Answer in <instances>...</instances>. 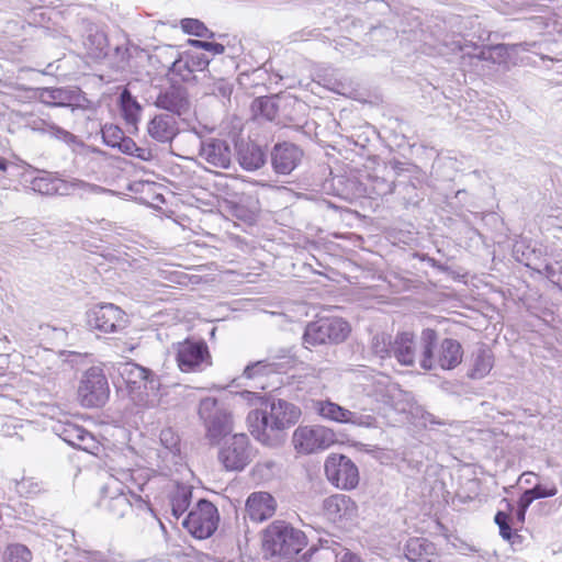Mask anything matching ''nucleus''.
<instances>
[{
    "label": "nucleus",
    "mask_w": 562,
    "mask_h": 562,
    "mask_svg": "<svg viewBox=\"0 0 562 562\" xmlns=\"http://www.w3.org/2000/svg\"><path fill=\"white\" fill-rule=\"evenodd\" d=\"M239 397L249 403H259V408L248 413L247 424L251 435L270 447L282 441V431L295 424L301 415L300 408L281 398L259 396L250 391L240 392Z\"/></svg>",
    "instance_id": "1"
},
{
    "label": "nucleus",
    "mask_w": 562,
    "mask_h": 562,
    "mask_svg": "<svg viewBox=\"0 0 562 562\" xmlns=\"http://www.w3.org/2000/svg\"><path fill=\"white\" fill-rule=\"evenodd\" d=\"M147 481L143 470H122L117 475H109L100 490L99 507L115 519L131 512L151 514L148 499L135 494V488L143 491Z\"/></svg>",
    "instance_id": "2"
},
{
    "label": "nucleus",
    "mask_w": 562,
    "mask_h": 562,
    "mask_svg": "<svg viewBox=\"0 0 562 562\" xmlns=\"http://www.w3.org/2000/svg\"><path fill=\"white\" fill-rule=\"evenodd\" d=\"M463 348L452 338H445L438 344V334L432 328H425L419 337V366L429 371L440 368L452 370L462 362Z\"/></svg>",
    "instance_id": "3"
},
{
    "label": "nucleus",
    "mask_w": 562,
    "mask_h": 562,
    "mask_svg": "<svg viewBox=\"0 0 562 562\" xmlns=\"http://www.w3.org/2000/svg\"><path fill=\"white\" fill-rule=\"evenodd\" d=\"M117 370L137 406L155 407L159 404L160 379L151 370L135 362L121 363Z\"/></svg>",
    "instance_id": "4"
},
{
    "label": "nucleus",
    "mask_w": 562,
    "mask_h": 562,
    "mask_svg": "<svg viewBox=\"0 0 562 562\" xmlns=\"http://www.w3.org/2000/svg\"><path fill=\"white\" fill-rule=\"evenodd\" d=\"M307 543L303 531L283 520H276L263 532L262 546L272 557L290 559Z\"/></svg>",
    "instance_id": "5"
},
{
    "label": "nucleus",
    "mask_w": 562,
    "mask_h": 562,
    "mask_svg": "<svg viewBox=\"0 0 562 562\" xmlns=\"http://www.w3.org/2000/svg\"><path fill=\"white\" fill-rule=\"evenodd\" d=\"M350 333L349 324L340 317H322L306 325L303 345L306 348L342 342Z\"/></svg>",
    "instance_id": "6"
},
{
    "label": "nucleus",
    "mask_w": 562,
    "mask_h": 562,
    "mask_svg": "<svg viewBox=\"0 0 562 562\" xmlns=\"http://www.w3.org/2000/svg\"><path fill=\"white\" fill-rule=\"evenodd\" d=\"M199 415L206 428L211 441L217 442L233 430L231 413L214 397H205L200 402Z\"/></svg>",
    "instance_id": "7"
},
{
    "label": "nucleus",
    "mask_w": 562,
    "mask_h": 562,
    "mask_svg": "<svg viewBox=\"0 0 562 562\" xmlns=\"http://www.w3.org/2000/svg\"><path fill=\"white\" fill-rule=\"evenodd\" d=\"M217 508L206 499H200L182 521L183 527L195 538L206 539L217 529Z\"/></svg>",
    "instance_id": "8"
},
{
    "label": "nucleus",
    "mask_w": 562,
    "mask_h": 562,
    "mask_svg": "<svg viewBox=\"0 0 562 562\" xmlns=\"http://www.w3.org/2000/svg\"><path fill=\"white\" fill-rule=\"evenodd\" d=\"M335 441L334 431L322 425L299 426L292 435L293 447L302 454L325 450Z\"/></svg>",
    "instance_id": "9"
},
{
    "label": "nucleus",
    "mask_w": 562,
    "mask_h": 562,
    "mask_svg": "<svg viewBox=\"0 0 562 562\" xmlns=\"http://www.w3.org/2000/svg\"><path fill=\"white\" fill-rule=\"evenodd\" d=\"M110 390L105 375L100 369L91 368L81 378L78 397L85 407H100L109 398Z\"/></svg>",
    "instance_id": "10"
},
{
    "label": "nucleus",
    "mask_w": 562,
    "mask_h": 562,
    "mask_svg": "<svg viewBox=\"0 0 562 562\" xmlns=\"http://www.w3.org/2000/svg\"><path fill=\"white\" fill-rule=\"evenodd\" d=\"M325 474L328 481L340 490L355 488L359 483L357 465L342 454L334 453L327 457Z\"/></svg>",
    "instance_id": "11"
},
{
    "label": "nucleus",
    "mask_w": 562,
    "mask_h": 562,
    "mask_svg": "<svg viewBox=\"0 0 562 562\" xmlns=\"http://www.w3.org/2000/svg\"><path fill=\"white\" fill-rule=\"evenodd\" d=\"M218 460L228 471H240L251 460L249 439L245 434H235L227 439L218 452Z\"/></svg>",
    "instance_id": "12"
},
{
    "label": "nucleus",
    "mask_w": 562,
    "mask_h": 562,
    "mask_svg": "<svg viewBox=\"0 0 562 562\" xmlns=\"http://www.w3.org/2000/svg\"><path fill=\"white\" fill-rule=\"evenodd\" d=\"M315 409L322 417L337 423L351 424L367 428L376 427V419L373 415L349 411L330 401L316 402Z\"/></svg>",
    "instance_id": "13"
},
{
    "label": "nucleus",
    "mask_w": 562,
    "mask_h": 562,
    "mask_svg": "<svg viewBox=\"0 0 562 562\" xmlns=\"http://www.w3.org/2000/svg\"><path fill=\"white\" fill-rule=\"evenodd\" d=\"M125 313L114 304L95 306L88 313V324L104 334L116 333L126 327Z\"/></svg>",
    "instance_id": "14"
},
{
    "label": "nucleus",
    "mask_w": 562,
    "mask_h": 562,
    "mask_svg": "<svg viewBox=\"0 0 562 562\" xmlns=\"http://www.w3.org/2000/svg\"><path fill=\"white\" fill-rule=\"evenodd\" d=\"M199 158L212 168L227 169L232 164L233 149L226 139L207 137L200 140Z\"/></svg>",
    "instance_id": "15"
},
{
    "label": "nucleus",
    "mask_w": 562,
    "mask_h": 562,
    "mask_svg": "<svg viewBox=\"0 0 562 562\" xmlns=\"http://www.w3.org/2000/svg\"><path fill=\"white\" fill-rule=\"evenodd\" d=\"M207 356V346L204 341H193L188 339L178 344L177 362L182 372L200 370Z\"/></svg>",
    "instance_id": "16"
},
{
    "label": "nucleus",
    "mask_w": 562,
    "mask_h": 562,
    "mask_svg": "<svg viewBox=\"0 0 562 562\" xmlns=\"http://www.w3.org/2000/svg\"><path fill=\"white\" fill-rule=\"evenodd\" d=\"M524 244L517 243L514 246V254L516 256V259L519 262H522L526 267L532 269L537 273L544 276L549 281H551L553 284L559 285L562 282V262L555 261V262H536L532 259V255H535V250H522Z\"/></svg>",
    "instance_id": "17"
},
{
    "label": "nucleus",
    "mask_w": 562,
    "mask_h": 562,
    "mask_svg": "<svg viewBox=\"0 0 562 562\" xmlns=\"http://www.w3.org/2000/svg\"><path fill=\"white\" fill-rule=\"evenodd\" d=\"M303 151L292 143L276 144L271 151V162L274 171L280 175L291 173L300 164Z\"/></svg>",
    "instance_id": "18"
},
{
    "label": "nucleus",
    "mask_w": 562,
    "mask_h": 562,
    "mask_svg": "<svg viewBox=\"0 0 562 562\" xmlns=\"http://www.w3.org/2000/svg\"><path fill=\"white\" fill-rule=\"evenodd\" d=\"M179 131L176 116L168 113L156 114L147 123L149 137L161 144H170L179 134Z\"/></svg>",
    "instance_id": "19"
},
{
    "label": "nucleus",
    "mask_w": 562,
    "mask_h": 562,
    "mask_svg": "<svg viewBox=\"0 0 562 562\" xmlns=\"http://www.w3.org/2000/svg\"><path fill=\"white\" fill-rule=\"evenodd\" d=\"M154 104L159 109L170 112L173 116H182L190 111L187 91L181 87H169L160 91Z\"/></svg>",
    "instance_id": "20"
},
{
    "label": "nucleus",
    "mask_w": 562,
    "mask_h": 562,
    "mask_svg": "<svg viewBox=\"0 0 562 562\" xmlns=\"http://www.w3.org/2000/svg\"><path fill=\"white\" fill-rule=\"evenodd\" d=\"M277 508L276 499L267 492H254L246 501V516L255 521L262 522L273 516Z\"/></svg>",
    "instance_id": "21"
},
{
    "label": "nucleus",
    "mask_w": 562,
    "mask_h": 562,
    "mask_svg": "<svg viewBox=\"0 0 562 562\" xmlns=\"http://www.w3.org/2000/svg\"><path fill=\"white\" fill-rule=\"evenodd\" d=\"M325 515L333 521L351 520L357 514L356 503L345 494H335L324 499Z\"/></svg>",
    "instance_id": "22"
},
{
    "label": "nucleus",
    "mask_w": 562,
    "mask_h": 562,
    "mask_svg": "<svg viewBox=\"0 0 562 562\" xmlns=\"http://www.w3.org/2000/svg\"><path fill=\"white\" fill-rule=\"evenodd\" d=\"M418 348L419 340L416 341L412 333H401L394 339L392 357L403 366H413L417 359Z\"/></svg>",
    "instance_id": "23"
},
{
    "label": "nucleus",
    "mask_w": 562,
    "mask_h": 562,
    "mask_svg": "<svg viewBox=\"0 0 562 562\" xmlns=\"http://www.w3.org/2000/svg\"><path fill=\"white\" fill-rule=\"evenodd\" d=\"M405 557L409 562H439L435 544L425 538H411L405 546Z\"/></svg>",
    "instance_id": "24"
},
{
    "label": "nucleus",
    "mask_w": 562,
    "mask_h": 562,
    "mask_svg": "<svg viewBox=\"0 0 562 562\" xmlns=\"http://www.w3.org/2000/svg\"><path fill=\"white\" fill-rule=\"evenodd\" d=\"M54 194L72 195L78 194L83 198L89 194H100L105 191L104 188L86 182L83 180L71 178L69 180L56 178Z\"/></svg>",
    "instance_id": "25"
},
{
    "label": "nucleus",
    "mask_w": 562,
    "mask_h": 562,
    "mask_svg": "<svg viewBox=\"0 0 562 562\" xmlns=\"http://www.w3.org/2000/svg\"><path fill=\"white\" fill-rule=\"evenodd\" d=\"M266 160L265 151L254 143L241 144L238 148V162L247 171L260 169Z\"/></svg>",
    "instance_id": "26"
},
{
    "label": "nucleus",
    "mask_w": 562,
    "mask_h": 562,
    "mask_svg": "<svg viewBox=\"0 0 562 562\" xmlns=\"http://www.w3.org/2000/svg\"><path fill=\"white\" fill-rule=\"evenodd\" d=\"M85 46L92 58H103L108 55V36L103 31L90 27Z\"/></svg>",
    "instance_id": "27"
},
{
    "label": "nucleus",
    "mask_w": 562,
    "mask_h": 562,
    "mask_svg": "<svg viewBox=\"0 0 562 562\" xmlns=\"http://www.w3.org/2000/svg\"><path fill=\"white\" fill-rule=\"evenodd\" d=\"M338 548L340 549V551L338 552L335 548H330V547H325V546H321L319 548L318 547H311L303 555V559L305 560V562H311L312 559L314 557L316 558H319V559H329L331 555H335L336 558H338V555L340 553H342L340 560L336 561V562H360V559L349 552L348 550L344 549V548H340L338 546Z\"/></svg>",
    "instance_id": "28"
},
{
    "label": "nucleus",
    "mask_w": 562,
    "mask_h": 562,
    "mask_svg": "<svg viewBox=\"0 0 562 562\" xmlns=\"http://www.w3.org/2000/svg\"><path fill=\"white\" fill-rule=\"evenodd\" d=\"M120 106L126 123L136 125L140 116L142 106L126 88L120 94Z\"/></svg>",
    "instance_id": "29"
},
{
    "label": "nucleus",
    "mask_w": 562,
    "mask_h": 562,
    "mask_svg": "<svg viewBox=\"0 0 562 562\" xmlns=\"http://www.w3.org/2000/svg\"><path fill=\"white\" fill-rule=\"evenodd\" d=\"M493 368L492 351L485 347H481L474 353L473 366L470 376L473 379H482L490 373Z\"/></svg>",
    "instance_id": "30"
},
{
    "label": "nucleus",
    "mask_w": 562,
    "mask_h": 562,
    "mask_svg": "<svg viewBox=\"0 0 562 562\" xmlns=\"http://www.w3.org/2000/svg\"><path fill=\"white\" fill-rule=\"evenodd\" d=\"M192 497V491L189 486H178L170 497L171 514L177 519L180 518L189 508Z\"/></svg>",
    "instance_id": "31"
},
{
    "label": "nucleus",
    "mask_w": 562,
    "mask_h": 562,
    "mask_svg": "<svg viewBox=\"0 0 562 562\" xmlns=\"http://www.w3.org/2000/svg\"><path fill=\"white\" fill-rule=\"evenodd\" d=\"M33 128L36 131H40L44 134L54 136L57 139L65 142L66 144H72V143H76V140H77V137L72 133L57 126L56 124H54L52 122H46V121H41L38 123L34 122Z\"/></svg>",
    "instance_id": "32"
},
{
    "label": "nucleus",
    "mask_w": 562,
    "mask_h": 562,
    "mask_svg": "<svg viewBox=\"0 0 562 562\" xmlns=\"http://www.w3.org/2000/svg\"><path fill=\"white\" fill-rule=\"evenodd\" d=\"M392 337L385 333L376 334L371 341V349L381 359L391 358L393 353Z\"/></svg>",
    "instance_id": "33"
},
{
    "label": "nucleus",
    "mask_w": 562,
    "mask_h": 562,
    "mask_svg": "<svg viewBox=\"0 0 562 562\" xmlns=\"http://www.w3.org/2000/svg\"><path fill=\"white\" fill-rule=\"evenodd\" d=\"M59 436L68 445L76 447V446H81L80 438H82V437L88 438V431L78 425L67 424V425L63 426V429L60 430Z\"/></svg>",
    "instance_id": "34"
},
{
    "label": "nucleus",
    "mask_w": 562,
    "mask_h": 562,
    "mask_svg": "<svg viewBox=\"0 0 562 562\" xmlns=\"http://www.w3.org/2000/svg\"><path fill=\"white\" fill-rule=\"evenodd\" d=\"M31 550L21 543H13L8 546L4 560L5 562H31L32 561Z\"/></svg>",
    "instance_id": "35"
},
{
    "label": "nucleus",
    "mask_w": 562,
    "mask_h": 562,
    "mask_svg": "<svg viewBox=\"0 0 562 562\" xmlns=\"http://www.w3.org/2000/svg\"><path fill=\"white\" fill-rule=\"evenodd\" d=\"M55 180L50 173H43L31 181V189L43 195H54Z\"/></svg>",
    "instance_id": "36"
},
{
    "label": "nucleus",
    "mask_w": 562,
    "mask_h": 562,
    "mask_svg": "<svg viewBox=\"0 0 562 562\" xmlns=\"http://www.w3.org/2000/svg\"><path fill=\"white\" fill-rule=\"evenodd\" d=\"M15 492L23 497H32L42 491L41 484L33 477H23L14 482Z\"/></svg>",
    "instance_id": "37"
},
{
    "label": "nucleus",
    "mask_w": 562,
    "mask_h": 562,
    "mask_svg": "<svg viewBox=\"0 0 562 562\" xmlns=\"http://www.w3.org/2000/svg\"><path fill=\"white\" fill-rule=\"evenodd\" d=\"M181 29L183 32L195 35L199 37H212L213 33L209 31V29L196 19H183L181 20Z\"/></svg>",
    "instance_id": "38"
},
{
    "label": "nucleus",
    "mask_w": 562,
    "mask_h": 562,
    "mask_svg": "<svg viewBox=\"0 0 562 562\" xmlns=\"http://www.w3.org/2000/svg\"><path fill=\"white\" fill-rule=\"evenodd\" d=\"M391 398L394 409L401 413L407 412L414 404L413 395L400 389L392 392Z\"/></svg>",
    "instance_id": "39"
},
{
    "label": "nucleus",
    "mask_w": 562,
    "mask_h": 562,
    "mask_svg": "<svg viewBox=\"0 0 562 562\" xmlns=\"http://www.w3.org/2000/svg\"><path fill=\"white\" fill-rule=\"evenodd\" d=\"M123 137V131L115 125H104L102 128V138L108 146L116 147Z\"/></svg>",
    "instance_id": "40"
},
{
    "label": "nucleus",
    "mask_w": 562,
    "mask_h": 562,
    "mask_svg": "<svg viewBox=\"0 0 562 562\" xmlns=\"http://www.w3.org/2000/svg\"><path fill=\"white\" fill-rule=\"evenodd\" d=\"M395 188L394 181H389L382 177L372 178V192L379 196L392 194Z\"/></svg>",
    "instance_id": "41"
},
{
    "label": "nucleus",
    "mask_w": 562,
    "mask_h": 562,
    "mask_svg": "<svg viewBox=\"0 0 562 562\" xmlns=\"http://www.w3.org/2000/svg\"><path fill=\"white\" fill-rule=\"evenodd\" d=\"M530 496L535 499L553 497L558 494V488L554 483L550 485L536 484L532 488L527 490Z\"/></svg>",
    "instance_id": "42"
},
{
    "label": "nucleus",
    "mask_w": 562,
    "mask_h": 562,
    "mask_svg": "<svg viewBox=\"0 0 562 562\" xmlns=\"http://www.w3.org/2000/svg\"><path fill=\"white\" fill-rule=\"evenodd\" d=\"M63 94V91L60 89H50V88H44L41 90L40 99L42 102L52 104V105H65L61 102H55L56 100L60 99Z\"/></svg>",
    "instance_id": "43"
},
{
    "label": "nucleus",
    "mask_w": 562,
    "mask_h": 562,
    "mask_svg": "<svg viewBox=\"0 0 562 562\" xmlns=\"http://www.w3.org/2000/svg\"><path fill=\"white\" fill-rule=\"evenodd\" d=\"M190 44L194 47L207 50V52L212 53L213 55L223 54L225 50V47L222 44L214 43V42L192 40V41H190Z\"/></svg>",
    "instance_id": "44"
},
{
    "label": "nucleus",
    "mask_w": 562,
    "mask_h": 562,
    "mask_svg": "<svg viewBox=\"0 0 562 562\" xmlns=\"http://www.w3.org/2000/svg\"><path fill=\"white\" fill-rule=\"evenodd\" d=\"M259 109L261 114L268 120H273L277 114V109L274 102L270 99H265L259 101Z\"/></svg>",
    "instance_id": "45"
},
{
    "label": "nucleus",
    "mask_w": 562,
    "mask_h": 562,
    "mask_svg": "<svg viewBox=\"0 0 562 562\" xmlns=\"http://www.w3.org/2000/svg\"><path fill=\"white\" fill-rule=\"evenodd\" d=\"M210 60L204 55L191 56L190 61H187V67L190 71L195 69L202 70L209 65Z\"/></svg>",
    "instance_id": "46"
},
{
    "label": "nucleus",
    "mask_w": 562,
    "mask_h": 562,
    "mask_svg": "<svg viewBox=\"0 0 562 562\" xmlns=\"http://www.w3.org/2000/svg\"><path fill=\"white\" fill-rule=\"evenodd\" d=\"M123 154L134 155L137 150L136 143L131 138L124 136L120 144L116 146Z\"/></svg>",
    "instance_id": "47"
},
{
    "label": "nucleus",
    "mask_w": 562,
    "mask_h": 562,
    "mask_svg": "<svg viewBox=\"0 0 562 562\" xmlns=\"http://www.w3.org/2000/svg\"><path fill=\"white\" fill-rule=\"evenodd\" d=\"M214 93H218L223 98H229L233 92V87L225 80H220L214 85Z\"/></svg>",
    "instance_id": "48"
},
{
    "label": "nucleus",
    "mask_w": 562,
    "mask_h": 562,
    "mask_svg": "<svg viewBox=\"0 0 562 562\" xmlns=\"http://www.w3.org/2000/svg\"><path fill=\"white\" fill-rule=\"evenodd\" d=\"M268 367L269 366L263 364L261 361L257 362L254 366L246 367V369L244 370V375H246L247 378H252L256 373L263 371Z\"/></svg>",
    "instance_id": "49"
},
{
    "label": "nucleus",
    "mask_w": 562,
    "mask_h": 562,
    "mask_svg": "<svg viewBox=\"0 0 562 562\" xmlns=\"http://www.w3.org/2000/svg\"><path fill=\"white\" fill-rule=\"evenodd\" d=\"M81 446H76L75 448L82 449L85 451H89L94 446V439L93 436L88 431V438L82 437L80 438Z\"/></svg>",
    "instance_id": "50"
},
{
    "label": "nucleus",
    "mask_w": 562,
    "mask_h": 562,
    "mask_svg": "<svg viewBox=\"0 0 562 562\" xmlns=\"http://www.w3.org/2000/svg\"><path fill=\"white\" fill-rule=\"evenodd\" d=\"M532 502H533V498L530 496V494L526 490L519 497L518 507L527 510Z\"/></svg>",
    "instance_id": "51"
},
{
    "label": "nucleus",
    "mask_w": 562,
    "mask_h": 562,
    "mask_svg": "<svg viewBox=\"0 0 562 562\" xmlns=\"http://www.w3.org/2000/svg\"><path fill=\"white\" fill-rule=\"evenodd\" d=\"M499 533L505 540H510L513 537L512 527L509 526V521L498 526Z\"/></svg>",
    "instance_id": "52"
},
{
    "label": "nucleus",
    "mask_w": 562,
    "mask_h": 562,
    "mask_svg": "<svg viewBox=\"0 0 562 562\" xmlns=\"http://www.w3.org/2000/svg\"><path fill=\"white\" fill-rule=\"evenodd\" d=\"M494 521L497 526H501L507 521H509V514L505 510H499L496 513L494 517Z\"/></svg>",
    "instance_id": "53"
},
{
    "label": "nucleus",
    "mask_w": 562,
    "mask_h": 562,
    "mask_svg": "<svg viewBox=\"0 0 562 562\" xmlns=\"http://www.w3.org/2000/svg\"><path fill=\"white\" fill-rule=\"evenodd\" d=\"M91 562H108L105 555L99 551L88 552Z\"/></svg>",
    "instance_id": "54"
},
{
    "label": "nucleus",
    "mask_w": 562,
    "mask_h": 562,
    "mask_svg": "<svg viewBox=\"0 0 562 562\" xmlns=\"http://www.w3.org/2000/svg\"><path fill=\"white\" fill-rule=\"evenodd\" d=\"M133 156L143 160H149L151 158V153L148 149L140 148L137 146V150Z\"/></svg>",
    "instance_id": "55"
},
{
    "label": "nucleus",
    "mask_w": 562,
    "mask_h": 562,
    "mask_svg": "<svg viewBox=\"0 0 562 562\" xmlns=\"http://www.w3.org/2000/svg\"><path fill=\"white\" fill-rule=\"evenodd\" d=\"M531 476H536V473L527 471L519 476L518 481L524 482L525 484H531Z\"/></svg>",
    "instance_id": "56"
},
{
    "label": "nucleus",
    "mask_w": 562,
    "mask_h": 562,
    "mask_svg": "<svg viewBox=\"0 0 562 562\" xmlns=\"http://www.w3.org/2000/svg\"><path fill=\"white\" fill-rule=\"evenodd\" d=\"M526 509H521L518 507L517 512H516V520L517 522L519 524H524L525 522V517H526Z\"/></svg>",
    "instance_id": "57"
},
{
    "label": "nucleus",
    "mask_w": 562,
    "mask_h": 562,
    "mask_svg": "<svg viewBox=\"0 0 562 562\" xmlns=\"http://www.w3.org/2000/svg\"><path fill=\"white\" fill-rule=\"evenodd\" d=\"M501 503H502V504H505V509H506L507 512H509V513H510V512L514 509L513 504H512L507 498H503Z\"/></svg>",
    "instance_id": "58"
},
{
    "label": "nucleus",
    "mask_w": 562,
    "mask_h": 562,
    "mask_svg": "<svg viewBox=\"0 0 562 562\" xmlns=\"http://www.w3.org/2000/svg\"><path fill=\"white\" fill-rule=\"evenodd\" d=\"M9 161L4 158H0V170L5 171L8 169Z\"/></svg>",
    "instance_id": "59"
}]
</instances>
